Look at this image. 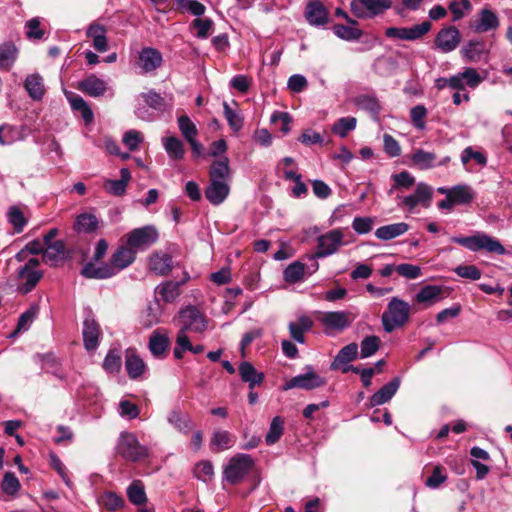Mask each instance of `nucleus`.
<instances>
[{
    "instance_id": "7",
    "label": "nucleus",
    "mask_w": 512,
    "mask_h": 512,
    "mask_svg": "<svg viewBox=\"0 0 512 512\" xmlns=\"http://www.w3.org/2000/svg\"><path fill=\"white\" fill-rule=\"evenodd\" d=\"M158 237V231L152 225L135 228L125 235L126 244L135 252L146 250L156 243Z\"/></svg>"
},
{
    "instance_id": "40",
    "label": "nucleus",
    "mask_w": 512,
    "mask_h": 512,
    "mask_svg": "<svg viewBox=\"0 0 512 512\" xmlns=\"http://www.w3.org/2000/svg\"><path fill=\"white\" fill-rule=\"evenodd\" d=\"M162 144L170 159L181 160L184 157V144L179 138L175 136L164 137Z\"/></svg>"
},
{
    "instance_id": "5",
    "label": "nucleus",
    "mask_w": 512,
    "mask_h": 512,
    "mask_svg": "<svg viewBox=\"0 0 512 512\" xmlns=\"http://www.w3.org/2000/svg\"><path fill=\"white\" fill-rule=\"evenodd\" d=\"M254 467V460L248 454H236L224 467L223 478L232 485L240 483Z\"/></svg>"
},
{
    "instance_id": "17",
    "label": "nucleus",
    "mask_w": 512,
    "mask_h": 512,
    "mask_svg": "<svg viewBox=\"0 0 512 512\" xmlns=\"http://www.w3.org/2000/svg\"><path fill=\"white\" fill-rule=\"evenodd\" d=\"M324 384V380L315 372L308 371L305 374H300L292 379H290L285 385L284 390H289L292 388H301V389H314L320 387Z\"/></svg>"
},
{
    "instance_id": "44",
    "label": "nucleus",
    "mask_w": 512,
    "mask_h": 512,
    "mask_svg": "<svg viewBox=\"0 0 512 512\" xmlns=\"http://www.w3.org/2000/svg\"><path fill=\"white\" fill-rule=\"evenodd\" d=\"M18 50L13 43L0 45V68L10 69L17 59Z\"/></svg>"
},
{
    "instance_id": "58",
    "label": "nucleus",
    "mask_w": 512,
    "mask_h": 512,
    "mask_svg": "<svg viewBox=\"0 0 512 512\" xmlns=\"http://www.w3.org/2000/svg\"><path fill=\"white\" fill-rule=\"evenodd\" d=\"M357 105L377 117L381 111L378 99L373 95H362L357 98Z\"/></svg>"
},
{
    "instance_id": "56",
    "label": "nucleus",
    "mask_w": 512,
    "mask_h": 512,
    "mask_svg": "<svg viewBox=\"0 0 512 512\" xmlns=\"http://www.w3.org/2000/svg\"><path fill=\"white\" fill-rule=\"evenodd\" d=\"M305 266L303 263L295 261L287 266L283 272L284 280L288 283H296L302 280Z\"/></svg>"
},
{
    "instance_id": "25",
    "label": "nucleus",
    "mask_w": 512,
    "mask_h": 512,
    "mask_svg": "<svg viewBox=\"0 0 512 512\" xmlns=\"http://www.w3.org/2000/svg\"><path fill=\"white\" fill-rule=\"evenodd\" d=\"M121 178L119 180L106 179L103 184L104 190L113 196H122L131 180V173L128 168L120 170Z\"/></svg>"
},
{
    "instance_id": "30",
    "label": "nucleus",
    "mask_w": 512,
    "mask_h": 512,
    "mask_svg": "<svg viewBox=\"0 0 512 512\" xmlns=\"http://www.w3.org/2000/svg\"><path fill=\"white\" fill-rule=\"evenodd\" d=\"M125 368L131 379H137L144 373L146 365L133 349H128L125 354Z\"/></svg>"
},
{
    "instance_id": "39",
    "label": "nucleus",
    "mask_w": 512,
    "mask_h": 512,
    "mask_svg": "<svg viewBox=\"0 0 512 512\" xmlns=\"http://www.w3.org/2000/svg\"><path fill=\"white\" fill-rule=\"evenodd\" d=\"M239 374L242 381L249 384L250 389L260 385L264 380V374L258 372L250 362H242L239 366Z\"/></svg>"
},
{
    "instance_id": "35",
    "label": "nucleus",
    "mask_w": 512,
    "mask_h": 512,
    "mask_svg": "<svg viewBox=\"0 0 512 512\" xmlns=\"http://www.w3.org/2000/svg\"><path fill=\"white\" fill-rule=\"evenodd\" d=\"M358 354V345L351 343L340 349L338 354L335 356L331 363L330 368L332 370L342 369V367L348 365L351 361L356 359Z\"/></svg>"
},
{
    "instance_id": "13",
    "label": "nucleus",
    "mask_w": 512,
    "mask_h": 512,
    "mask_svg": "<svg viewBox=\"0 0 512 512\" xmlns=\"http://www.w3.org/2000/svg\"><path fill=\"white\" fill-rule=\"evenodd\" d=\"M163 56L161 52L152 47L142 48L137 57V66L143 73H151L161 67Z\"/></svg>"
},
{
    "instance_id": "16",
    "label": "nucleus",
    "mask_w": 512,
    "mask_h": 512,
    "mask_svg": "<svg viewBox=\"0 0 512 512\" xmlns=\"http://www.w3.org/2000/svg\"><path fill=\"white\" fill-rule=\"evenodd\" d=\"M136 258V252L127 244L118 247L111 256L110 265L117 274L130 266Z\"/></svg>"
},
{
    "instance_id": "38",
    "label": "nucleus",
    "mask_w": 512,
    "mask_h": 512,
    "mask_svg": "<svg viewBox=\"0 0 512 512\" xmlns=\"http://www.w3.org/2000/svg\"><path fill=\"white\" fill-rule=\"evenodd\" d=\"M210 180L213 181H229L230 168L229 159L226 156H221L218 160H215L209 171Z\"/></svg>"
},
{
    "instance_id": "3",
    "label": "nucleus",
    "mask_w": 512,
    "mask_h": 512,
    "mask_svg": "<svg viewBox=\"0 0 512 512\" xmlns=\"http://www.w3.org/2000/svg\"><path fill=\"white\" fill-rule=\"evenodd\" d=\"M344 245V234L340 229H333L318 237L317 250L314 254L308 255L309 260H313L312 272L319 268V264L315 261L317 258H325L335 254L341 246Z\"/></svg>"
},
{
    "instance_id": "32",
    "label": "nucleus",
    "mask_w": 512,
    "mask_h": 512,
    "mask_svg": "<svg viewBox=\"0 0 512 512\" xmlns=\"http://www.w3.org/2000/svg\"><path fill=\"white\" fill-rule=\"evenodd\" d=\"M408 230L409 225L405 222L388 224L377 228L375 237L382 241H389L405 234Z\"/></svg>"
},
{
    "instance_id": "45",
    "label": "nucleus",
    "mask_w": 512,
    "mask_h": 512,
    "mask_svg": "<svg viewBox=\"0 0 512 512\" xmlns=\"http://www.w3.org/2000/svg\"><path fill=\"white\" fill-rule=\"evenodd\" d=\"M475 193L467 184L456 185L452 187L451 198L456 204H468L473 201Z\"/></svg>"
},
{
    "instance_id": "52",
    "label": "nucleus",
    "mask_w": 512,
    "mask_h": 512,
    "mask_svg": "<svg viewBox=\"0 0 512 512\" xmlns=\"http://www.w3.org/2000/svg\"><path fill=\"white\" fill-rule=\"evenodd\" d=\"M194 476L203 482H210L214 477V467L211 461L202 460L193 469Z\"/></svg>"
},
{
    "instance_id": "51",
    "label": "nucleus",
    "mask_w": 512,
    "mask_h": 512,
    "mask_svg": "<svg viewBox=\"0 0 512 512\" xmlns=\"http://www.w3.org/2000/svg\"><path fill=\"white\" fill-rule=\"evenodd\" d=\"M285 179L294 181L292 188V195L294 197L301 198L307 194L308 189L306 184L302 182L301 174L297 173L295 170H285Z\"/></svg>"
},
{
    "instance_id": "14",
    "label": "nucleus",
    "mask_w": 512,
    "mask_h": 512,
    "mask_svg": "<svg viewBox=\"0 0 512 512\" xmlns=\"http://www.w3.org/2000/svg\"><path fill=\"white\" fill-rule=\"evenodd\" d=\"M482 77L475 68H465L463 72H459L451 76V89L465 90L466 87L475 89L482 82Z\"/></svg>"
},
{
    "instance_id": "36",
    "label": "nucleus",
    "mask_w": 512,
    "mask_h": 512,
    "mask_svg": "<svg viewBox=\"0 0 512 512\" xmlns=\"http://www.w3.org/2000/svg\"><path fill=\"white\" fill-rule=\"evenodd\" d=\"M141 96L149 107L157 111L164 112L172 107V96L163 97L155 90L142 93Z\"/></svg>"
},
{
    "instance_id": "28",
    "label": "nucleus",
    "mask_w": 512,
    "mask_h": 512,
    "mask_svg": "<svg viewBox=\"0 0 512 512\" xmlns=\"http://www.w3.org/2000/svg\"><path fill=\"white\" fill-rule=\"evenodd\" d=\"M24 87L29 97L34 101H40L45 95V85L43 77L38 74H30L24 81Z\"/></svg>"
},
{
    "instance_id": "9",
    "label": "nucleus",
    "mask_w": 512,
    "mask_h": 512,
    "mask_svg": "<svg viewBox=\"0 0 512 512\" xmlns=\"http://www.w3.org/2000/svg\"><path fill=\"white\" fill-rule=\"evenodd\" d=\"M355 318L356 315L350 311H330L321 314L320 322L326 330L341 332L348 328Z\"/></svg>"
},
{
    "instance_id": "43",
    "label": "nucleus",
    "mask_w": 512,
    "mask_h": 512,
    "mask_svg": "<svg viewBox=\"0 0 512 512\" xmlns=\"http://www.w3.org/2000/svg\"><path fill=\"white\" fill-rule=\"evenodd\" d=\"M499 25L498 17L491 10L483 9L480 12V17L475 25V30L479 33L487 32L496 29Z\"/></svg>"
},
{
    "instance_id": "42",
    "label": "nucleus",
    "mask_w": 512,
    "mask_h": 512,
    "mask_svg": "<svg viewBox=\"0 0 512 512\" xmlns=\"http://www.w3.org/2000/svg\"><path fill=\"white\" fill-rule=\"evenodd\" d=\"M98 220L91 213H81L76 217L74 229L77 233H91L97 229Z\"/></svg>"
},
{
    "instance_id": "60",
    "label": "nucleus",
    "mask_w": 512,
    "mask_h": 512,
    "mask_svg": "<svg viewBox=\"0 0 512 512\" xmlns=\"http://www.w3.org/2000/svg\"><path fill=\"white\" fill-rule=\"evenodd\" d=\"M99 504L108 509L109 511H115L124 505L122 497L114 492H105L99 498Z\"/></svg>"
},
{
    "instance_id": "33",
    "label": "nucleus",
    "mask_w": 512,
    "mask_h": 512,
    "mask_svg": "<svg viewBox=\"0 0 512 512\" xmlns=\"http://www.w3.org/2000/svg\"><path fill=\"white\" fill-rule=\"evenodd\" d=\"M46 246L43 251V261L46 264L51 266L57 265L60 261H62L65 257V245L63 241L57 240L49 244H44Z\"/></svg>"
},
{
    "instance_id": "4",
    "label": "nucleus",
    "mask_w": 512,
    "mask_h": 512,
    "mask_svg": "<svg viewBox=\"0 0 512 512\" xmlns=\"http://www.w3.org/2000/svg\"><path fill=\"white\" fill-rule=\"evenodd\" d=\"M452 242L457 243L471 251L485 250L498 255L506 254V250L499 240L485 233H477L468 237H452Z\"/></svg>"
},
{
    "instance_id": "64",
    "label": "nucleus",
    "mask_w": 512,
    "mask_h": 512,
    "mask_svg": "<svg viewBox=\"0 0 512 512\" xmlns=\"http://www.w3.org/2000/svg\"><path fill=\"white\" fill-rule=\"evenodd\" d=\"M144 138L141 132L137 130H129L124 133L122 142L130 150L135 151L139 148V145L143 142Z\"/></svg>"
},
{
    "instance_id": "63",
    "label": "nucleus",
    "mask_w": 512,
    "mask_h": 512,
    "mask_svg": "<svg viewBox=\"0 0 512 512\" xmlns=\"http://www.w3.org/2000/svg\"><path fill=\"white\" fill-rule=\"evenodd\" d=\"M121 356L116 350H110L103 361V368L109 373L119 372L121 368Z\"/></svg>"
},
{
    "instance_id": "29",
    "label": "nucleus",
    "mask_w": 512,
    "mask_h": 512,
    "mask_svg": "<svg viewBox=\"0 0 512 512\" xmlns=\"http://www.w3.org/2000/svg\"><path fill=\"white\" fill-rule=\"evenodd\" d=\"M399 386L400 380L398 378H395L384 385L370 397V406H379L391 400L392 397L396 394Z\"/></svg>"
},
{
    "instance_id": "18",
    "label": "nucleus",
    "mask_w": 512,
    "mask_h": 512,
    "mask_svg": "<svg viewBox=\"0 0 512 512\" xmlns=\"http://www.w3.org/2000/svg\"><path fill=\"white\" fill-rule=\"evenodd\" d=\"M170 346L168 333L164 329H156L149 338L148 348L156 358H164Z\"/></svg>"
},
{
    "instance_id": "53",
    "label": "nucleus",
    "mask_w": 512,
    "mask_h": 512,
    "mask_svg": "<svg viewBox=\"0 0 512 512\" xmlns=\"http://www.w3.org/2000/svg\"><path fill=\"white\" fill-rule=\"evenodd\" d=\"M357 119L355 117H342L333 126L332 132L341 138H345L350 131L356 128Z\"/></svg>"
},
{
    "instance_id": "34",
    "label": "nucleus",
    "mask_w": 512,
    "mask_h": 512,
    "mask_svg": "<svg viewBox=\"0 0 512 512\" xmlns=\"http://www.w3.org/2000/svg\"><path fill=\"white\" fill-rule=\"evenodd\" d=\"M81 274L91 279H107L116 275L110 263H103L99 266L93 263H87L82 268Z\"/></svg>"
},
{
    "instance_id": "46",
    "label": "nucleus",
    "mask_w": 512,
    "mask_h": 512,
    "mask_svg": "<svg viewBox=\"0 0 512 512\" xmlns=\"http://www.w3.org/2000/svg\"><path fill=\"white\" fill-rule=\"evenodd\" d=\"M127 497L134 505H143L147 501L144 485L140 480H134L127 488Z\"/></svg>"
},
{
    "instance_id": "49",
    "label": "nucleus",
    "mask_w": 512,
    "mask_h": 512,
    "mask_svg": "<svg viewBox=\"0 0 512 512\" xmlns=\"http://www.w3.org/2000/svg\"><path fill=\"white\" fill-rule=\"evenodd\" d=\"M20 489L21 484L15 474L12 472H6L1 483L2 493L14 497L18 494Z\"/></svg>"
},
{
    "instance_id": "10",
    "label": "nucleus",
    "mask_w": 512,
    "mask_h": 512,
    "mask_svg": "<svg viewBox=\"0 0 512 512\" xmlns=\"http://www.w3.org/2000/svg\"><path fill=\"white\" fill-rule=\"evenodd\" d=\"M431 29V24L425 21L412 27H389L385 35L390 39L414 41L423 37Z\"/></svg>"
},
{
    "instance_id": "47",
    "label": "nucleus",
    "mask_w": 512,
    "mask_h": 512,
    "mask_svg": "<svg viewBox=\"0 0 512 512\" xmlns=\"http://www.w3.org/2000/svg\"><path fill=\"white\" fill-rule=\"evenodd\" d=\"M284 431V421L280 416H275L270 424L269 431L265 436L267 445L275 444L282 436Z\"/></svg>"
},
{
    "instance_id": "62",
    "label": "nucleus",
    "mask_w": 512,
    "mask_h": 512,
    "mask_svg": "<svg viewBox=\"0 0 512 512\" xmlns=\"http://www.w3.org/2000/svg\"><path fill=\"white\" fill-rule=\"evenodd\" d=\"M470 160H474L478 165L484 167L487 164V157L484 153L474 150L472 147H466L461 153V162L467 165Z\"/></svg>"
},
{
    "instance_id": "22",
    "label": "nucleus",
    "mask_w": 512,
    "mask_h": 512,
    "mask_svg": "<svg viewBox=\"0 0 512 512\" xmlns=\"http://www.w3.org/2000/svg\"><path fill=\"white\" fill-rule=\"evenodd\" d=\"M190 278L188 272H184V279L179 282L166 281L158 285L155 289V293L164 302L171 303L178 298L180 295V285L184 284Z\"/></svg>"
},
{
    "instance_id": "57",
    "label": "nucleus",
    "mask_w": 512,
    "mask_h": 512,
    "mask_svg": "<svg viewBox=\"0 0 512 512\" xmlns=\"http://www.w3.org/2000/svg\"><path fill=\"white\" fill-rule=\"evenodd\" d=\"M168 421L183 433H188L192 428L190 417L178 411H172L168 417Z\"/></svg>"
},
{
    "instance_id": "12",
    "label": "nucleus",
    "mask_w": 512,
    "mask_h": 512,
    "mask_svg": "<svg viewBox=\"0 0 512 512\" xmlns=\"http://www.w3.org/2000/svg\"><path fill=\"white\" fill-rule=\"evenodd\" d=\"M433 196V189L426 183L420 182L416 186L413 194L407 195L402 200V205L412 211L416 206L422 205L424 208L430 206Z\"/></svg>"
},
{
    "instance_id": "8",
    "label": "nucleus",
    "mask_w": 512,
    "mask_h": 512,
    "mask_svg": "<svg viewBox=\"0 0 512 512\" xmlns=\"http://www.w3.org/2000/svg\"><path fill=\"white\" fill-rule=\"evenodd\" d=\"M391 5V0H352L350 9L357 18L365 19L382 14Z\"/></svg>"
},
{
    "instance_id": "6",
    "label": "nucleus",
    "mask_w": 512,
    "mask_h": 512,
    "mask_svg": "<svg viewBox=\"0 0 512 512\" xmlns=\"http://www.w3.org/2000/svg\"><path fill=\"white\" fill-rule=\"evenodd\" d=\"M117 453L127 461L137 462L148 456V449L139 443L131 432H122L116 445Z\"/></svg>"
},
{
    "instance_id": "15",
    "label": "nucleus",
    "mask_w": 512,
    "mask_h": 512,
    "mask_svg": "<svg viewBox=\"0 0 512 512\" xmlns=\"http://www.w3.org/2000/svg\"><path fill=\"white\" fill-rule=\"evenodd\" d=\"M410 159L418 169L427 170L435 166L445 165L450 161V157H445L443 160L437 162V156L434 152H428L423 149H416L411 154Z\"/></svg>"
},
{
    "instance_id": "48",
    "label": "nucleus",
    "mask_w": 512,
    "mask_h": 512,
    "mask_svg": "<svg viewBox=\"0 0 512 512\" xmlns=\"http://www.w3.org/2000/svg\"><path fill=\"white\" fill-rule=\"evenodd\" d=\"M187 333L188 332L184 330L178 329L175 340V347L173 350L174 357L178 360L182 359L184 353L191 349L192 343Z\"/></svg>"
},
{
    "instance_id": "59",
    "label": "nucleus",
    "mask_w": 512,
    "mask_h": 512,
    "mask_svg": "<svg viewBox=\"0 0 512 512\" xmlns=\"http://www.w3.org/2000/svg\"><path fill=\"white\" fill-rule=\"evenodd\" d=\"M224 116L231 127V129L235 132H238L243 127V117L236 110H233L227 102L223 103Z\"/></svg>"
},
{
    "instance_id": "21",
    "label": "nucleus",
    "mask_w": 512,
    "mask_h": 512,
    "mask_svg": "<svg viewBox=\"0 0 512 512\" xmlns=\"http://www.w3.org/2000/svg\"><path fill=\"white\" fill-rule=\"evenodd\" d=\"M83 342L87 351H94L99 345L101 336L99 324L91 317H87L83 323Z\"/></svg>"
},
{
    "instance_id": "20",
    "label": "nucleus",
    "mask_w": 512,
    "mask_h": 512,
    "mask_svg": "<svg viewBox=\"0 0 512 512\" xmlns=\"http://www.w3.org/2000/svg\"><path fill=\"white\" fill-rule=\"evenodd\" d=\"M459 42V31L453 26L440 30L435 38L436 46L445 53L456 49Z\"/></svg>"
},
{
    "instance_id": "27",
    "label": "nucleus",
    "mask_w": 512,
    "mask_h": 512,
    "mask_svg": "<svg viewBox=\"0 0 512 512\" xmlns=\"http://www.w3.org/2000/svg\"><path fill=\"white\" fill-rule=\"evenodd\" d=\"M172 257L164 252H154L149 259V268L157 275L165 276L172 270Z\"/></svg>"
},
{
    "instance_id": "2",
    "label": "nucleus",
    "mask_w": 512,
    "mask_h": 512,
    "mask_svg": "<svg viewBox=\"0 0 512 512\" xmlns=\"http://www.w3.org/2000/svg\"><path fill=\"white\" fill-rule=\"evenodd\" d=\"M175 321L179 329L195 334H204L209 327L207 316L193 305L180 309Z\"/></svg>"
},
{
    "instance_id": "31",
    "label": "nucleus",
    "mask_w": 512,
    "mask_h": 512,
    "mask_svg": "<svg viewBox=\"0 0 512 512\" xmlns=\"http://www.w3.org/2000/svg\"><path fill=\"white\" fill-rule=\"evenodd\" d=\"M236 442V438L227 430H215L210 439V447L212 451L219 452L232 448Z\"/></svg>"
},
{
    "instance_id": "19",
    "label": "nucleus",
    "mask_w": 512,
    "mask_h": 512,
    "mask_svg": "<svg viewBox=\"0 0 512 512\" xmlns=\"http://www.w3.org/2000/svg\"><path fill=\"white\" fill-rule=\"evenodd\" d=\"M305 18L312 26H323L328 23V10L319 0H311L306 6Z\"/></svg>"
},
{
    "instance_id": "11",
    "label": "nucleus",
    "mask_w": 512,
    "mask_h": 512,
    "mask_svg": "<svg viewBox=\"0 0 512 512\" xmlns=\"http://www.w3.org/2000/svg\"><path fill=\"white\" fill-rule=\"evenodd\" d=\"M39 265V260L31 258L28 262L19 270V290L21 293L26 294L30 292L39 282L42 274L34 268Z\"/></svg>"
},
{
    "instance_id": "26",
    "label": "nucleus",
    "mask_w": 512,
    "mask_h": 512,
    "mask_svg": "<svg viewBox=\"0 0 512 512\" xmlns=\"http://www.w3.org/2000/svg\"><path fill=\"white\" fill-rule=\"evenodd\" d=\"M443 287L438 285H426L422 287L415 295V300L418 303L430 307L443 299Z\"/></svg>"
},
{
    "instance_id": "23",
    "label": "nucleus",
    "mask_w": 512,
    "mask_h": 512,
    "mask_svg": "<svg viewBox=\"0 0 512 512\" xmlns=\"http://www.w3.org/2000/svg\"><path fill=\"white\" fill-rule=\"evenodd\" d=\"M78 89L91 97H100L106 93L108 85L105 80L91 74L78 84Z\"/></svg>"
},
{
    "instance_id": "54",
    "label": "nucleus",
    "mask_w": 512,
    "mask_h": 512,
    "mask_svg": "<svg viewBox=\"0 0 512 512\" xmlns=\"http://www.w3.org/2000/svg\"><path fill=\"white\" fill-rule=\"evenodd\" d=\"M178 128L182 134V136L186 139V141L193 140L197 138L198 130L196 125L191 121V119L187 115H181L177 119Z\"/></svg>"
},
{
    "instance_id": "61",
    "label": "nucleus",
    "mask_w": 512,
    "mask_h": 512,
    "mask_svg": "<svg viewBox=\"0 0 512 512\" xmlns=\"http://www.w3.org/2000/svg\"><path fill=\"white\" fill-rule=\"evenodd\" d=\"M379 345H380V339L377 336H366L361 341V345H360L361 358H368V357L372 356L373 354H375L379 349Z\"/></svg>"
},
{
    "instance_id": "1",
    "label": "nucleus",
    "mask_w": 512,
    "mask_h": 512,
    "mask_svg": "<svg viewBox=\"0 0 512 512\" xmlns=\"http://www.w3.org/2000/svg\"><path fill=\"white\" fill-rule=\"evenodd\" d=\"M410 310L411 307L408 302L399 297H392L381 316L384 331L391 333L403 327L409 321Z\"/></svg>"
},
{
    "instance_id": "50",
    "label": "nucleus",
    "mask_w": 512,
    "mask_h": 512,
    "mask_svg": "<svg viewBox=\"0 0 512 512\" xmlns=\"http://www.w3.org/2000/svg\"><path fill=\"white\" fill-rule=\"evenodd\" d=\"M42 368L45 372L64 380L65 374L61 369L58 359L53 354H46L42 357Z\"/></svg>"
},
{
    "instance_id": "55",
    "label": "nucleus",
    "mask_w": 512,
    "mask_h": 512,
    "mask_svg": "<svg viewBox=\"0 0 512 512\" xmlns=\"http://www.w3.org/2000/svg\"><path fill=\"white\" fill-rule=\"evenodd\" d=\"M7 218L8 222L13 226L17 233L22 232L27 224V219L21 209L17 206H12L8 209Z\"/></svg>"
},
{
    "instance_id": "37",
    "label": "nucleus",
    "mask_w": 512,
    "mask_h": 512,
    "mask_svg": "<svg viewBox=\"0 0 512 512\" xmlns=\"http://www.w3.org/2000/svg\"><path fill=\"white\" fill-rule=\"evenodd\" d=\"M313 326V321L307 316H301L295 322H290L288 325L291 337L298 343L305 342L304 333L309 331Z\"/></svg>"
},
{
    "instance_id": "41",
    "label": "nucleus",
    "mask_w": 512,
    "mask_h": 512,
    "mask_svg": "<svg viewBox=\"0 0 512 512\" xmlns=\"http://www.w3.org/2000/svg\"><path fill=\"white\" fill-rule=\"evenodd\" d=\"M357 25H343V24H336L333 26L332 30L333 33L344 41H356L359 40L362 35L363 31L356 27Z\"/></svg>"
},
{
    "instance_id": "24",
    "label": "nucleus",
    "mask_w": 512,
    "mask_h": 512,
    "mask_svg": "<svg viewBox=\"0 0 512 512\" xmlns=\"http://www.w3.org/2000/svg\"><path fill=\"white\" fill-rule=\"evenodd\" d=\"M229 192L228 182L210 180L209 185L205 189V196L211 204L219 205L228 197Z\"/></svg>"
}]
</instances>
